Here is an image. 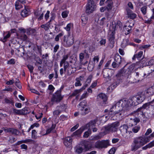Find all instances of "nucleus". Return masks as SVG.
Here are the masks:
<instances>
[{"label":"nucleus","instance_id":"f257e3e1","mask_svg":"<svg viewBox=\"0 0 154 154\" xmlns=\"http://www.w3.org/2000/svg\"><path fill=\"white\" fill-rule=\"evenodd\" d=\"M150 137H136L134 139L133 142L131 145V150L135 151L150 140Z\"/></svg>","mask_w":154,"mask_h":154},{"label":"nucleus","instance_id":"f03ea898","mask_svg":"<svg viewBox=\"0 0 154 154\" xmlns=\"http://www.w3.org/2000/svg\"><path fill=\"white\" fill-rule=\"evenodd\" d=\"M135 66V64L133 63L130 65L126 70H125L123 68L119 70L116 74L117 79L120 80L122 79L124 77L128 78L129 76L131 74Z\"/></svg>","mask_w":154,"mask_h":154},{"label":"nucleus","instance_id":"7ed1b4c3","mask_svg":"<svg viewBox=\"0 0 154 154\" xmlns=\"http://www.w3.org/2000/svg\"><path fill=\"white\" fill-rule=\"evenodd\" d=\"M145 98L144 94H140L136 95L132 97L130 100L132 106H136L143 102Z\"/></svg>","mask_w":154,"mask_h":154},{"label":"nucleus","instance_id":"20e7f679","mask_svg":"<svg viewBox=\"0 0 154 154\" xmlns=\"http://www.w3.org/2000/svg\"><path fill=\"white\" fill-rule=\"evenodd\" d=\"M90 54L86 50H85L79 54L80 63L83 66H85L88 63L87 59H89Z\"/></svg>","mask_w":154,"mask_h":154},{"label":"nucleus","instance_id":"39448f33","mask_svg":"<svg viewBox=\"0 0 154 154\" xmlns=\"http://www.w3.org/2000/svg\"><path fill=\"white\" fill-rule=\"evenodd\" d=\"M116 29V24L115 23L114 24H112L111 25L110 27V29L109 32L110 34L109 38V41L111 45H110V47L112 48L113 47V44L115 43L114 41L115 38V31Z\"/></svg>","mask_w":154,"mask_h":154},{"label":"nucleus","instance_id":"423d86ee","mask_svg":"<svg viewBox=\"0 0 154 154\" xmlns=\"http://www.w3.org/2000/svg\"><path fill=\"white\" fill-rule=\"evenodd\" d=\"M96 4L93 0H88L86 5L85 12L90 14L96 10Z\"/></svg>","mask_w":154,"mask_h":154},{"label":"nucleus","instance_id":"0eeeda50","mask_svg":"<svg viewBox=\"0 0 154 154\" xmlns=\"http://www.w3.org/2000/svg\"><path fill=\"white\" fill-rule=\"evenodd\" d=\"M63 46L66 47L71 46L74 43V37L71 36L70 33H69L67 36H64Z\"/></svg>","mask_w":154,"mask_h":154},{"label":"nucleus","instance_id":"6e6552de","mask_svg":"<svg viewBox=\"0 0 154 154\" xmlns=\"http://www.w3.org/2000/svg\"><path fill=\"white\" fill-rule=\"evenodd\" d=\"M124 60V59L118 54H116L114 57V61L112 64V67L114 68L119 67Z\"/></svg>","mask_w":154,"mask_h":154},{"label":"nucleus","instance_id":"1a4fd4ad","mask_svg":"<svg viewBox=\"0 0 154 154\" xmlns=\"http://www.w3.org/2000/svg\"><path fill=\"white\" fill-rule=\"evenodd\" d=\"M119 125V122H116L105 126V128L106 131H107L114 132L117 131Z\"/></svg>","mask_w":154,"mask_h":154},{"label":"nucleus","instance_id":"9d476101","mask_svg":"<svg viewBox=\"0 0 154 154\" xmlns=\"http://www.w3.org/2000/svg\"><path fill=\"white\" fill-rule=\"evenodd\" d=\"M119 102L122 108L124 109H128V108L131 106L130 100H128L124 98L120 100Z\"/></svg>","mask_w":154,"mask_h":154},{"label":"nucleus","instance_id":"9b49d317","mask_svg":"<svg viewBox=\"0 0 154 154\" xmlns=\"http://www.w3.org/2000/svg\"><path fill=\"white\" fill-rule=\"evenodd\" d=\"M61 90H58L53 94L51 99V101L56 102H60L63 98V97L61 96Z\"/></svg>","mask_w":154,"mask_h":154},{"label":"nucleus","instance_id":"f8f14e48","mask_svg":"<svg viewBox=\"0 0 154 154\" xmlns=\"http://www.w3.org/2000/svg\"><path fill=\"white\" fill-rule=\"evenodd\" d=\"M122 109V107L118 101L110 109V112H113V113L115 114H118L119 112V111L121 110Z\"/></svg>","mask_w":154,"mask_h":154},{"label":"nucleus","instance_id":"ddd939ff","mask_svg":"<svg viewBox=\"0 0 154 154\" xmlns=\"http://www.w3.org/2000/svg\"><path fill=\"white\" fill-rule=\"evenodd\" d=\"M3 129L5 132H9L16 136L21 135V133L18 130L13 128H3Z\"/></svg>","mask_w":154,"mask_h":154},{"label":"nucleus","instance_id":"4468645a","mask_svg":"<svg viewBox=\"0 0 154 154\" xmlns=\"http://www.w3.org/2000/svg\"><path fill=\"white\" fill-rule=\"evenodd\" d=\"M135 71L134 72V80H133V83H136L139 82L143 79V77L141 75V74L138 72L136 71V69L134 70Z\"/></svg>","mask_w":154,"mask_h":154},{"label":"nucleus","instance_id":"2eb2a0df","mask_svg":"<svg viewBox=\"0 0 154 154\" xmlns=\"http://www.w3.org/2000/svg\"><path fill=\"white\" fill-rule=\"evenodd\" d=\"M111 70L108 69H104L103 72V75L104 77L106 78H108V80H110L111 78L112 75L111 73Z\"/></svg>","mask_w":154,"mask_h":154},{"label":"nucleus","instance_id":"dca6fc26","mask_svg":"<svg viewBox=\"0 0 154 154\" xmlns=\"http://www.w3.org/2000/svg\"><path fill=\"white\" fill-rule=\"evenodd\" d=\"M72 140L70 137H66L63 141L64 145L67 147L70 148L72 147Z\"/></svg>","mask_w":154,"mask_h":154},{"label":"nucleus","instance_id":"f3484780","mask_svg":"<svg viewBox=\"0 0 154 154\" xmlns=\"http://www.w3.org/2000/svg\"><path fill=\"white\" fill-rule=\"evenodd\" d=\"M29 8L28 6L25 7V9L21 13V15L23 17H26L29 15L30 13Z\"/></svg>","mask_w":154,"mask_h":154},{"label":"nucleus","instance_id":"a211bd4d","mask_svg":"<svg viewBox=\"0 0 154 154\" xmlns=\"http://www.w3.org/2000/svg\"><path fill=\"white\" fill-rule=\"evenodd\" d=\"M85 127L83 126L80 128L79 129L74 132L71 135L72 137L74 136H78L79 137L81 135L82 133L85 130Z\"/></svg>","mask_w":154,"mask_h":154},{"label":"nucleus","instance_id":"6ab92c4d","mask_svg":"<svg viewBox=\"0 0 154 154\" xmlns=\"http://www.w3.org/2000/svg\"><path fill=\"white\" fill-rule=\"evenodd\" d=\"M87 86V84H86L81 88L79 90H75L73 93L69 96V97H73L75 96L78 94L80 92L83 90H84Z\"/></svg>","mask_w":154,"mask_h":154},{"label":"nucleus","instance_id":"aec40b11","mask_svg":"<svg viewBox=\"0 0 154 154\" xmlns=\"http://www.w3.org/2000/svg\"><path fill=\"white\" fill-rule=\"evenodd\" d=\"M76 70V68L72 65H70L67 69V74L68 75H70L75 72Z\"/></svg>","mask_w":154,"mask_h":154},{"label":"nucleus","instance_id":"412c9836","mask_svg":"<svg viewBox=\"0 0 154 154\" xmlns=\"http://www.w3.org/2000/svg\"><path fill=\"white\" fill-rule=\"evenodd\" d=\"M128 128L127 125L124 124L120 127L119 130L121 133L123 134L127 133Z\"/></svg>","mask_w":154,"mask_h":154},{"label":"nucleus","instance_id":"4be33fe9","mask_svg":"<svg viewBox=\"0 0 154 154\" xmlns=\"http://www.w3.org/2000/svg\"><path fill=\"white\" fill-rule=\"evenodd\" d=\"M127 14L128 16V17L132 19H134L137 17V15L133 13L130 10H127Z\"/></svg>","mask_w":154,"mask_h":154},{"label":"nucleus","instance_id":"5701e85b","mask_svg":"<svg viewBox=\"0 0 154 154\" xmlns=\"http://www.w3.org/2000/svg\"><path fill=\"white\" fill-rule=\"evenodd\" d=\"M122 79H121L120 80H119L117 79V77L116 76V77L115 79V82H114L109 87L112 89H113L115 88L117 85L120 82H122Z\"/></svg>","mask_w":154,"mask_h":154},{"label":"nucleus","instance_id":"b1692460","mask_svg":"<svg viewBox=\"0 0 154 154\" xmlns=\"http://www.w3.org/2000/svg\"><path fill=\"white\" fill-rule=\"evenodd\" d=\"M141 108H140L137 109V110L134 113L135 117L140 118L141 116H142L143 110H141Z\"/></svg>","mask_w":154,"mask_h":154},{"label":"nucleus","instance_id":"393cba45","mask_svg":"<svg viewBox=\"0 0 154 154\" xmlns=\"http://www.w3.org/2000/svg\"><path fill=\"white\" fill-rule=\"evenodd\" d=\"M106 3L107 4V7L106 8L107 10V11L109 12L111 9L112 7L113 6V2L112 1H109L107 0Z\"/></svg>","mask_w":154,"mask_h":154},{"label":"nucleus","instance_id":"a878e982","mask_svg":"<svg viewBox=\"0 0 154 154\" xmlns=\"http://www.w3.org/2000/svg\"><path fill=\"white\" fill-rule=\"evenodd\" d=\"M102 149L106 148L109 145V141L108 140H102L101 141Z\"/></svg>","mask_w":154,"mask_h":154},{"label":"nucleus","instance_id":"bb28decb","mask_svg":"<svg viewBox=\"0 0 154 154\" xmlns=\"http://www.w3.org/2000/svg\"><path fill=\"white\" fill-rule=\"evenodd\" d=\"M96 122L95 121H92L90 122L88 124H87L85 126H83L85 127V130L87 129L88 128H90L91 127L94 126L95 125Z\"/></svg>","mask_w":154,"mask_h":154},{"label":"nucleus","instance_id":"cd10ccee","mask_svg":"<svg viewBox=\"0 0 154 154\" xmlns=\"http://www.w3.org/2000/svg\"><path fill=\"white\" fill-rule=\"evenodd\" d=\"M31 111L28 107H25L21 110V115H26L30 113Z\"/></svg>","mask_w":154,"mask_h":154},{"label":"nucleus","instance_id":"c85d7f7f","mask_svg":"<svg viewBox=\"0 0 154 154\" xmlns=\"http://www.w3.org/2000/svg\"><path fill=\"white\" fill-rule=\"evenodd\" d=\"M84 145V147L86 151H88L91 148V144L89 141H85Z\"/></svg>","mask_w":154,"mask_h":154},{"label":"nucleus","instance_id":"c756f323","mask_svg":"<svg viewBox=\"0 0 154 154\" xmlns=\"http://www.w3.org/2000/svg\"><path fill=\"white\" fill-rule=\"evenodd\" d=\"M26 33L29 35H35L36 34V31L34 29L30 28L26 29Z\"/></svg>","mask_w":154,"mask_h":154},{"label":"nucleus","instance_id":"7c9ffc66","mask_svg":"<svg viewBox=\"0 0 154 154\" xmlns=\"http://www.w3.org/2000/svg\"><path fill=\"white\" fill-rule=\"evenodd\" d=\"M131 28L127 27L126 25L124 26V31L125 32V34L127 35L130 33L132 32L131 27Z\"/></svg>","mask_w":154,"mask_h":154},{"label":"nucleus","instance_id":"2f4dec72","mask_svg":"<svg viewBox=\"0 0 154 154\" xmlns=\"http://www.w3.org/2000/svg\"><path fill=\"white\" fill-rule=\"evenodd\" d=\"M140 118L135 117L133 119H131V120H132V121L131 122V123H130V125L131 126H133L134 125V124H133L132 123L133 122L135 123L136 124H135L136 125L137 123L140 122Z\"/></svg>","mask_w":154,"mask_h":154},{"label":"nucleus","instance_id":"473e14b6","mask_svg":"<svg viewBox=\"0 0 154 154\" xmlns=\"http://www.w3.org/2000/svg\"><path fill=\"white\" fill-rule=\"evenodd\" d=\"M81 109V114L82 115H85L86 114H88L91 111L90 108H86L85 109Z\"/></svg>","mask_w":154,"mask_h":154},{"label":"nucleus","instance_id":"72a5a7b5","mask_svg":"<svg viewBox=\"0 0 154 154\" xmlns=\"http://www.w3.org/2000/svg\"><path fill=\"white\" fill-rule=\"evenodd\" d=\"M51 21V20L47 23L45 24H43L41 26V27L44 28L45 31L48 30L49 27H51V23L50 22Z\"/></svg>","mask_w":154,"mask_h":154},{"label":"nucleus","instance_id":"f704fd0d","mask_svg":"<svg viewBox=\"0 0 154 154\" xmlns=\"http://www.w3.org/2000/svg\"><path fill=\"white\" fill-rule=\"evenodd\" d=\"M143 54V52L140 51L137 54H135L132 58L133 60H135L136 58H140L142 56Z\"/></svg>","mask_w":154,"mask_h":154},{"label":"nucleus","instance_id":"c9c22d12","mask_svg":"<svg viewBox=\"0 0 154 154\" xmlns=\"http://www.w3.org/2000/svg\"><path fill=\"white\" fill-rule=\"evenodd\" d=\"M75 151L78 154L81 153L83 151L84 148L80 146H76L75 148Z\"/></svg>","mask_w":154,"mask_h":154},{"label":"nucleus","instance_id":"e433bc0d","mask_svg":"<svg viewBox=\"0 0 154 154\" xmlns=\"http://www.w3.org/2000/svg\"><path fill=\"white\" fill-rule=\"evenodd\" d=\"M146 93L149 94V96H152L154 94V88L152 87L148 89Z\"/></svg>","mask_w":154,"mask_h":154},{"label":"nucleus","instance_id":"4c0bfd02","mask_svg":"<svg viewBox=\"0 0 154 154\" xmlns=\"http://www.w3.org/2000/svg\"><path fill=\"white\" fill-rule=\"evenodd\" d=\"M56 127V125L55 124H52V125L51 128L48 129L46 131V134H47L50 133L52 131L53 132H55V131L54 130V129Z\"/></svg>","mask_w":154,"mask_h":154},{"label":"nucleus","instance_id":"58836bf2","mask_svg":"<svg viewBox=\"0 0 154 154\" xmlns=\"http://www.w3.org/2000/svg\"><path fill=\"white\" fill-rule=\"evenodd\" d=\"M94 146L95 148L99 149H102L101 141H97L95 143Z\"/></svg>","mask_w":154,"mask_h":154},{"label":"nucleus","instance_id":"ea45409f","mask_svg":"<svg viewBox=\"0 0 154 154\" xmlns=\"http://www.w3.org/2000/svg\"><path fill=\"white\" fill-rule=\"evenodd\" d=\"M21 4L17 0L15 4V8L16 10H18L23 7Z\"/></svg>","mask_w":154,"mask_h":154},{"label":"nucleus","instance_id":"a19ab883","mask_svg":"<svg viewBox=\"0 0 154 154\" xmlns=\"http://www.w3.org/2000/svg\"><path fill=\"white\" fill-rule=\"evenodd\" d=\"M68 57V55H64L63 57V59L61 60L60 64V66L61 67H62L63 66V64L65 63H66V62H65V61L67 60Z\"/></svg>","mask_w":154,"mask_h":154},{"label":"nucleus","instance_id":"79ce46f5","mask_svg":"<svg viewBox=\"0 0 154 154\" xmlns=\"http://www.w3.org/2000/svg\"><path fill=\"white\" fill-rule=\"evenodd\" d=\"M98 97L100 98L103 100L104 101H105L107 100V97L106 95L103 94H100L98 95Z\"/></svg>","mask_w":154,"mask_h":154},{"label":"nucleus","instance_id":"37998d69","mask_svg":"<svg viewBox=\"0 0 154 154\" xmlns=\"http://www.w3.org/2000/svg\"><path fill=\"white\" fill-rule=\"evenodd\" d=\"M88 19L87 17L85 16H82L81 17V20L82 23V25L85 26L87 23Z\"/></svg>","mask_w":154,"mask_h":154},{"label":"nucleus","instance_id":"c03bdc74","mask_svg":"<svg viewBox=\"0 0 154 154\" xmlns=\"http://www.w3.org/2000/svg\"><path fill=\"white\" fill-rule=\"evenodd\" d=\"M91 131L90 129H88V131H86L84 133L83 137L85 138H88L89 135L91 134Z\"/></svg>","mask_w":154,"mask_h":154},{"label":"nucleus","instance_id":"a18cd8bd","mask_svg":"<svg viewBox=\"0 0 154 154\" xmlns=\"http://www.w3.org/2000/svg\"><path fill=\"white\" fill-rule=\"evenodd\" d=\"M140 129L139 126L137 125L133 127L132 128V131L134 133H136L138 132Z\"/></svg>","mask_w":154,"mask_h":154},{"label":"nucleus","instance_id":"49530a36","mask_svg":"<svg viewBox=\"0 0 154 154\" xmlns=\"http://www.w3.org/2000/svg\"><path fill=\"white\" fill-rule=\"evenodd\" d=\"M151 115L150 114H149L148 112H144L143 113V112L142 116L143 117L147 119H148L150 117Z\"/></svg>","mask_w":154,"mask_h":154},{"label":"nucleus","instance_id":"de8ad7c7","mask_svg":"<svg viewBox=\"0 0 154 154\" xmlns=\"http://www.w3.org/2000/svg\"><path fill=\"white\" fill-rule=\"evenodd\" d=\"M92 77L93 76L92 75H90L87 78L85 82L86 84H86H88H88L90 83L91 82V80L92 79ZM88 86V85H87V86Z\"/></svg>","mask_w":154,"mask_h":154},{"label":"nucleus","instance_id":"09e8293b","mask_svg":"<svg viewBox=\"0 0 154 154\" xmlns=\"http://www.w3.org/2000/svg\"><path fill=\"white\" fill-rule=\"evenodd\" d=\"M12 111L15 114L21 115V110H17L15 109H13Z\"/></svg>","mask_w":154,"mask_h":154},{"label":"nucleus","instance_id":"8fccbe9b","mask_svg":"<svg viewBox=\"0 0 154 154\" xmlns=\"http://www.w3.org/2000/svg\"><path fill=\"white\" fill-rule=\"evenodd\" d=\"M141 11L143 15H145L147 11V7L146 6L143 7L141 8Z\"/></svg>","mask_w":154,"mask_h":154},{"label":"nucleus","instance_id":"3c124183","mask_svg":"<svg viewBox=\"0 0 154 154\" xmlns=\"http://www.w3.org/2000/svg\"><path fill=\"white\" fill-rule=\"evenodd\" d=\"M87 102L86 101L84 100L80 102L79 103V105L82 106V109H84L85 108L84 106H86L87 105Z\"/></svg>","mask_w":154,"mask_h":154},{"label":"nucleus","instance_id":"603ef678","mask_svg":"<svg viewBox=\"0 0 154 154\" xmlns=\"http://www.w3.org/2000/svg\"><path fill=\"white\" fill-rule=\"evenodd\" d=\"M10 32H8L6 35L4 36L3 39L1 40V41L3 42H5L7 41V39L9 38L10 36Z\"/></svg>","mask_w":154,"mask_h":154},{"label":"nucleus","instance_id":"864d4df0","mask_svg":"<svg viewBox=\"0 0 154 154\" xmlns=\"http://www.w3.org/2000/svg\"><path fill=\"white\" fill-rule=\"evenodd\" d=\"M136 6L138 8H140L141 6L143 5V3L142 2H140V1H137L136 3Z\"/></svg>","mask_w":154,"mask_h":154},{"label":"nucleus","instance_id":"5fc2aeb1","mask_svg":"<svg viewBox=\"0 0 154 154\" xmlns=\"http://www.w3.org/2000/svg\"><path fill=\"white\" fill-rule=\"evenodd\" d=\"M106 22V18L105 17L102 18L99 21V23L101 26H103L104 24Z\"/></svg>","mask_w":154,"mask_h":154},{"label":"nucleus","instance_id":"6e6d98bb","mask_svg":"<svg viewBox=\"0 0 154 154\" xmlns=\"http://www.w3.org/2000/svg\"><path fill=\"white\" fill-rule=\"evenodd\" d=\"M15 84L16 86L19 89H20L22 88V86L18 79L17 80V81L15 82Z\"/></svg>","mask_w":154,"mask_h":154},{"label":"nucleus","instance_id":"4d7b16f0","mask_svg":"<svg viewBox=\"0 0 154 154\" xmlns=\"http://www.w3.org/2000/svg\"><path fill=\"white\" fill-rule=\"evenodd\" d=\"M27 66L29 69L30 72L31 73H32L33 72V70L34 69V67L33 66L30 65H28Z\"/></svg>","mask_w":154,"mask_h":154},{"label":"nucleus","instance_id":"13d9d810","mask_svg":"<svg viewBox=\"0 0 154 154\" xmlns=\"http://www.w3.org/2000/svg\"><path fill=\"white\" fill-rule=\"evenodd\" d=\"M5 102L7 103L13 104L12 100L11 99L6 98L5 99Z\"/></svg>","mask_w":154,"mask_h":154},{"label":"nucleus","instance_id":"bf43d9fd","mask_svg":"<svg viewBox=\"0 0 154 154\" xmlns=\"http://www.w3.org/2000/svg\"><path fill=\"white\" fill-rule=\"evenodd\" d=\"M63 35L62 33H60L57 35L55 38V40L56 41L58 42L59 41V38L61 37Z\"/></svg>","mask_w":154,"mask_h":154},{"label":"nucleus","instance_id":"052dcab7","mask_svg":"<svg viewBox=\"0 0 154 154\" xmlns=\"http://www.w3.org/2000/svg\"><path fill=\"white\" fill-rule=\"evenodd\" d=\"M115 23L116 24V25H117L118 26H119V28H121L122 27L123 24L120 21H118L117 22V24H116L115 22H114V24ZM113 24V22H112V24Z\"/></svg>","mask_w":154,"mask_h":154},{"label":"nucleus","instance_id":"680f3d73","mask_svg":"<svg viewBox=\"0 0 154 154\" xmlns=\"http://www.w3.org/2000/svg\"><path fill=\"white\" fill-rule=\"evenodd\" d=\"M68 12L67 11H64L62 13V16L63 18H66L67 17L68 15Z\"/></svg>","mask_w":154,"mask_h":154},{"label":"nucleus","instance_id":"e2e57ef3","mask_svg":"<svg viewBox=\"0 0 154 154\" xmlns=\"http://www.w3.org/2000/svg\"><path fill=\"white\" fill-rule=\"evenodd\" d=\"M123 109V108H122V110L119 111V112L118 113L120 116H121V117L125 115V112Z\"/></svg>","mask_w":154,"mask_h":154},{"label":"nucleus","instance_id":"0e129e2a","mask_svg":"<svg viewBox=\"0 0 154 154\" xmlns=\"http://www.w3.org/2000/svg\"><path fill=\"white\" fill-rule=\"evenodd\" d=\"M153 60H151L146 63V65L147 66H152L153 65Z\"/></svg>","mask_w":154,"mask_h":154},{"label":"nucleus","instance_id":"69168bd1","mask_svg":"<svg viewBox=\"0 0 154 154\" xmlns=\"http://www.w3.org/2000/svg\"><path fill=\"white\" fill-rule=\"evenodd\" d=\"M17 139L14 137H12L10 138L9 140V142L11 143H13L14 142L16 141Z\"/></svg>","mask_w":154,"mask_h":154},{"label":"nucleus","instance_id":"338daca9","mask_svg":"<svg viewBox=\"0 0 154 154\" xmlns=\"http://www.w3.org/2000/svg\"><path fill=\"white\" fill-rule=\"evenodd\" d=\"M61 111L59 110H56L54 111L53 115L54 116H58L61 112Z\"/></svg>","mask_w":154,"mask_h":154},{"label":"nucleus","instance_id":"774afa93","mask_svg":"<svg viewBox=\"0 0 154 154\" xmlns=\"http://www.w3.org/2000/svg\"><path fill=\"white\" fill-rule=\"evenodd\" d=\"M116 151V149L115 148H111L109 151V154H114Z\"/></svg>","mask_w":154,"mask_h":154}]
</instances>
